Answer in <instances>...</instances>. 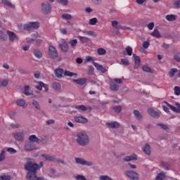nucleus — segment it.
I'll use <instances>...</instances> for the list:
<instances>
[{"label": "nucleus", "mask_w": 180, "mask_h": 180, "mask_svg": "<svg viewBox=\"0 0 180 180\" xmlns=\"http://www.w3.org/2000/svg\"><path fill=\"white\" fill-rule=\"evenodd\" d=\"M9 84V79H0V86H6Z\"/></svg>", "instance_id": "28"}, {"label": "nucleus", "mask_w": 180, "mask_h": 180, "mask_svg": "<svg viewBox=\"0 0 180 180\" xmlns=\"http://www.w3.org/2000/svg\"><path fill=\"white\" fill-rule=\"evenodd\" d=\"M165 19L167 22H175V20H176V15L174 14H169L165 16Z\"/></svg>", "instance_id": "19"}, {"label": "nucleus", "mask_w": 180, "mask_h": 180, "mask_svg": "<svg viewBox=\"0 0 180 180\" xmlns=\"http://www.w3.org/2000/svg\"><path fill=\"white\" fill-rule=\"evenodd\" d=\"M36 88L39 91H41L43 88L44 89L45 92H47V91H49V85L44 84V83L41 82H39L38 84L36 85Z\"/></svg>", "instance_id": "12"}, {"label": "nucleus", "mask_w": 180, "mask_h": 180, "mask_svg": "<svg viewBox=\"0 0 180 180\" xmlns=\"http://www.w3.org/2000/svg\"><path fill=\"white\" fill-rule=\"evenodd\" d=\"M59 47L64 53H67V51H68L70 49L68 47V44H67L65 39H61L60 41H59Z\"/></svg>", "instance_id": "8"}, {"label": "nucleus", "mask_w": 180, "mask_h": 180, "mask_svg": "<svg viewBox=\"0 0 180 180\" xmlns=\"http://www.w3.org/2000/svg\"><path fill=\"white\" fill-rule=\"evenodd\" d=\"M41 11L43 13H50L51 12V5L49 3H42Z\"/></svg>", "instance_id": "10"}, {"label": "nucleus", "mask_w": 180, "mask_h": 180, "mask_svg": "<svg viewBox=\"0 0 180 180\" xmlns=\"http://www.w3.org/2000/svg\"><path fill=\"white\" fill-rule=\"evenodd\" d=\"M75 141L79 146L84 147L89 144V136L85 132H79L76 135Z\"/></svg>", "instance_id": "2"}, {"label": "nucleus", "mask_w": 180, "mask_h": 180, "mask_svg": "<svg viewBox=\"0 0 180 180\" xmlns=\"http://www.w3.org/2000/svg\"><path fill=\"white\" fill-rule=\"evenodd\" d=\"M58 2L63 6H67L68 5V0H58Z\"/></svg>", "instance_id": "49"}, {"label": "nucleus", "mask_w": 180, "mask_h": 180, "mask_svg": "<svg viewBox=\"0 0 180 180\" xmlns=\"http://www.w3.org/2000/svg\"><path fill=\"white\" fill-rule=\"evenodd\" d=\"M134 115L137 120H141L143 119V116L141 115V113H140V112L138 110H134Z\"/></svg>", "instance_id": "29"}, {"label": "nucleus", "mask_w": 180, "mask_h": 180, "mask_svg": "<svg viewBox=\"0 0 180 180\" xmlns=\"http://www.w3.org/2000/svg\"><path fill=\"white\" fill-rule=\"evenodd\" d=\"M49 56L51 58H57L58 57V53L57 49L53 46H50L49 48Z\"/></svg>", "instance_id": "7"}, {"label": "nucleus", "mask_w": 180, "mask_h": 180, "mask_svg": "<svg viewBox=\"0 0 180 180\" xmlns=\"http://www.w3.org/2000/svg\"><path fill=\"white\" fill-rule=\"evenodd\" d=\"M174 6L176 8H180V0L174 1Z\"/></svg>", "instance_id": "59"}, {"label": "nucleus", "mask_w": 180, "mask_h": 180, "mask_svg": "<svg viewBox=\"0 0 180 180\" xmlns=\"http://www.w3.org/2000/svg\"><path fill=\"white\" fill-rule=\"evenodd\" d=\"M75 109H77V110H82V112L88 110V108H86L84 105H75Z\"/></svg>", "instance_id": "31"}, {"label": "nucleus", "mask_w": 180, "mask_h": 180, "mask_svg": "<svg viewBox=\"0 0 180 180\" xmlns=\"http://www.w3.org/2000/svg\"><path fill=\"white\" fill-rule=\"evenodd\" d=\"M74 82H76V84H78L79 85H84L85 82H86V79H75Z\"/></svg>", "instance_id": "35"}, {"label": "nucleus", "mask_w": 180, "mask_h": 180, "mask_svg": "<svg viewBox=\"0 0 180 180\" xmlns=\"http://www.w3.org/2000/svg\"><path fill=\"white\" fill-rule=\"evenodd\" d=\"M53 88L55 91H61V84L58 82H53Z\"/></svg>", "instance_id": "34"}, {"label": "nucleus", "mask_w": 180, "mask_h": 180, "mask_svg": "<svg viewBox=\"0 0 180 180\" xmlns=\"http://www.w3.org/2000/svg\"><path fill=\"white\" fill-rule=\"evenodd\" d=\"M133 160H137V155H132L131 156H126L124 158V161H126L127 162L129 161H133Z\"/></svg>", "instance_id": "22"}, {"label": "nucleus", "mask_w": 180, "mask_h": 180, "mask_svg": "<svg viewBox=\"0 0 180 180\" xmlns=\"http://www.w3.org/2000/svg\"><path fill=\"white\" fill-rule=\"evenodd\" d=\"M32 106H34L37 110H40V103H39V101L34 100L32 101Z\"/></svg>", "instance_id": "38"}, {"label": "nucleus", "mask_w": 180, "mask_h": 180, "mask_svg": "<svg viewBox=\"0 0 180 180\" xmlns=\"http://www.w3.org/2000/svg\"><path fill=\"white\" fill-rule=\"evenodd\" d=\"M5 160V151H1L0 154V161H4Z\"/></svg>", "instance_id": "60"}, {"label": "nucleus", "mask_w": 180, "mask_h": 180, "mask_svg": "<svg viewBox=\"0 0 180 180\" xmlns=\"http://www.w3.org/2000/svg\"><path fill=\"white\" fill-rule=\"evenodd\" d=\"M176 72H178V69H175V68L171 69V70L169 72V77L172 78L174 75H175Z\"/></svg>", "instance_id": "45"}, {"label": "nucleus", "mask_w": 180, "mask_h": 180, "mask_svg": "<svg viewBox=\"0 0 180 180\" xmlns=\"http://www.w3.org/2000/svg\"><path fill=\"white\" fill-rule=\"evenodd\" d=\"M110 85L111 91H116L119 89V85L116 84L115 82H111Z\"/></svg>", "instance_id": "36"}, {"label": "nucleus", "mask_w": 180, "mask_h": 180, "mask_svg": "<svg viewBox=\"0 0 180 180\" xmlns=\"http://www.w3.org/2000/svg\"><path fill=\"white\" fill-rule=\"evenodd\" d=\"M78 39L79 40H80V43H82V44H84V43H88V41H91V39L86 37L79 36Z\"/></svg>", "instance_id": "26"}, {"label": "nucleus", "mask_w": 180, "mask_h": 180, "mask_svg": "<svg viewBox=\"0 0 180 180\" xmlns=\"http://www.w3.org/2000/svg\"><path fill=\"white\" fill-rule=\"evenodd\" d=\"M34 56L37 58H41V57H43V53L39 50H35L34 51Z\"/></svg>", "instance_id": "39"}, {"label": "nucleus", "mask_w": 180, "mask_h": 180, "mask_svg": "<svg viewBox=\"0 0 180 180\" xmlns=\"http://www.w3.org/2000/svg\"><path fill=\"white\" fill-rule=\"evenodd\" d=\"M161 165L165 169L169 168V165L167 162H162Z\"/></svg>", "instance_id": "54"}, {"label": "nucleus", "mask_w": 180, "mask_h": 180, "mask_svg": "<svg viewBox=\"0 0 180 180\" xmlns=\"http://www.w3.org/2000/svg\"><path fill=\"white\" fill-rule=\"evenodd\" d=\"M125 174L127 176H128V178H129V179H131V180H138L139 178V174H137V172L134 171L127 170L125 172Z\"/></svg>", "instance_id": "6"}, {"label": "nucleus", "mask_w": 180, "mask_h": 180, "mask_svg": "<svg viewBox=\"0 0 180 180\" xmlns=\"http://www.w3.org/2000/svg\"><path fill=\"white\" fill-rule=\"evenodd\" d=\"M106 125L110 129H119L120 127V124L118 122H113L110 123H107Z\"/></svg>", "instance_id": "20"}, {"label": "nucleus", "mask_w": 180, "mask_h": 180, "mask_svg": "<svg viewBox=\"0 0 180 180\" xmlns=\"http://www.w3.org/2000/svg\"><path fill=\"white\" fill-rule=\"evenodd\" d=\"M96 23H98V19H96V18H93L89 21V25H91V26H95Z\"/></svg>", "instance_id": "43"}, {"label": "nucleus", "mask_w": 180, "mask_h": 180, "mask_svg": "<svg viewBox=\"0 0 180 180\" xmlns=\"http://www.w3.org/2000/svg\"><path fill=\"white\" fill-rule=\"evenodd\" d=\"M148 113L152 116V117H160V112L153 110V108H148Z\"/></svg>", "instance_id": "16"}, {"label": "nucleus", "mask_w": 180, "mask_h": 180, "mask_svg": "<svg viewBox=\"0 0 180 180\" xmlns=\"http://www.w3.org/2000/svg\"><path fill=\"white\" fill-rule=\"evenodd\" d=\"M64 74V70L63 69H57L55 70V75L57 78H61Z\"/></svg>", "instance_id": "25"}, {"label": "nucleus", "mask_w": 180, "mask_h": 180, "mask_svg": "<svg viewBox=\"0 0 180 180\" xmlns=\"http://www.w3.org/2000/svg\"><path fill=\"white\" fill-rule=\"evenodd\" d=\"M121 62L122 63L123 65H129L130 63L127 60V59L123 58L121 60Z\"/></svg>", "instance_id": "55"}, {"label": "nucleus", "mask_w": 180, "mask_h": 180, "mask_svg": "<svg viewBox=\"0 0 180 180\" xmlns=\"http://www.w3.org/2000/svg\"><path fill=\"white\" fill-rule=\"evenodd\" d=\"M83 33H84V34H86L87 36H91V37H96L98 36L96 32H95L94 31L84 30V31H83Z\"/></svg>", "instance_id": "24"}, {"label": "nucleus", "mask_w": 180, "mask_h": 180, "mask_svg": "<svg viewBox=\"0 0 180 180\" xmlns=\"http://www.w3.org/2000/svg\"><path fill=\"white\" fill-rule=\"evenodd\" d=\"M124 56H131L133 54V48L131 46H127L125 51L123 52Z\"/></svg>", "instance_id": "21"}, {"label": "nucleus", "mask_w": 180, "mask_h": 180, "mask_svg": "<svg viewBox=\"0 0 180 180\" xmlns=\"http://www.w3.org/2000/svg\"><path fill=\"white\" fill-rule=\"evenodd\" d=\"M74 120L75 122H76V123H80L82 124H84L85 123H88L89 122L86 117L82 115L75 116Z\"/></svg>", "instance_id": "9"}, {"label": "nucleus", "mask_w": 180, "mask_h": 180, "mask_svg": "<svg viewBox=\"0 0 180 180\" xmlns=\"http://www.w3.org/2000/svg\"><path fill=\"white\" fill-rule=\"evenodd\" d=\"M100 180H112L109 176L101 175L100 176Z\"/></svg>", "instance_id": "53"}, {"label": "nucleus", "mask_w": 180, "mask_h": 180, "mask_svg": "<svg viewBox=\"0 0 180 180\" xmlns=\"http://www.w3.org/2000/svg\"><path fill=\"white\" fill-rule=\"evenodd\" d=\"M29 140L30 141V143H39V141H40V139H39L36 135L30 136Z\"/></svg>", "instance_id": "27"}, {"label": "nucleus", "mask_w": 180, "mask_h": 180, "mask_svg": "<svg viewBox=\"0 0 180 180\" xmlns=\"http://www.w3.org/2000/svg\"><path fill=\"white\" fill-rule=\"evenodd\" d=\"M174 93H175V95H180V87L179 86H175L174 87Z\"/></svg>", "instance_id": "58"}, {"label": "nucleus", "mask_w": 180, "mask_h": 180, "mask_svg": "<svg viewBox=\"0 0 180 180\" xmlns=\"http://www.w3.org/2000/svg\"><path fill=\"white\" fill-rule=\"evenodd\" d=\"M0 39L1 40H6V39H8L6 34H5V33H4L2 31H0Z\"/></svg>", "instance_id": "51"}, {"label": "nucleus", "mask_w": 180, "mask_h": 180, "mask_svg": "<svg viewBox=\"0 0 180 180\" xmlns=\"http://www.w3.org/2000/svg\"><path fill=\"white\" fill-rule=\"evenodd\" d=\"M154 22H150L147 27L149 29V30H153V29H154Z\"/></svg>", "instance_id": "61"}, {"label": "nucleus", "mask_w": 180, "mask_h": 180, "mask_svg": "<svg viewBox=\"0 0 180 180\" xmlns=\"http://www.w3.org/2000/svg\"><path fill=\"white\" fill-rule=\"evenodd\" d=\"M7 151H8V153H10L11 154H15V153H16V150H15V149H13V148H8L7 149Z\"/></svg>", "instance_id": "63"}, {"label": "nucleus", "mask_w": 180, "mask_h": 180, "mask_svg": "<svg viewBox=\"0 0 180 180\" xmlns=\"http://www.w3.org/2000/svg\"><path fill=\"white\" fill-rule=\"evenodd\" d=\"M93 65L96 68V70H98V71H101V72H103V74L106 72L105 68H103L102 65H100L99 63L95 62H93Z\"/></svg>", "instance_id": "14"}, {"label": "nucleus", "mask_w": 180, "mask_h": 180, "mask_svg": "<svg viewBox=\"0 0 180 180\" xmlns=\"http://www.w3.org/2000/svg\"><path fill=\"white\" fill-rule=\"evenodd\" d=\"M14 137L15 140L22 141V140H23V133H17L15 134Z\"/></svg>", "instance_id": "33"}, {"label": "nucleus", "mask_w": 180, "mask_h": 180, "mask_svg": "<svg viewBox=\"0 0 180 180\" xmlns=\"http://www.w3.org/2000/svg\"><path fill=\"white\" fill-rule=\"evenodd\" d=\"M174 58L176 61H177L178 63H179L180 61V58H179V54H175L174 56Z\"/></svg>", "instance_id": "64"}, {"label": "nucleus", "mask_w": 180, "mask_h": 180, "mask_svg": "<svg viewBox=\"0 0 180 180\" xmlns=\"http://www.w3.org/2000/svg\"><path fill=\"white\" fill-rule=\"evenodd\" d=\"M62 18L63 19H65L66 20H71V19H72V16H71V15L67 14V13L63 14L62 15Z\"/></svg>", "instance_id": "46"}, {"label": "nucleus", "mask_w": 180, "mask_h": 180, "mask_svg": "<svg viewBox=\"0 0 180 180\" xmlns=\"http://www.w3.org/2000/svg\"><path fill=\"white\" fill-rule=\"evenodd\" d=\"M68 43L72 49H77V44H78V40L71 39Z\"/></svg>", "instance_id": "23"}, {"label": "nucleus", "mask_w": 180, "mask_h": 180, "mask_svg": "<svg viewBox=\"0 0 180 180\" xmlns=\"http://www.w3.org/2000/svg\"><path fill=\"white\" fill-rule=\"evenodd\" d=\"M142 69L145 72H150V74H153V70H151L148 65L143 66Z\"/></svg>", "instance_id": "42"}, {"label": "nucleus", "mask_w": 180, "mask_h": 180, "mask_svg": "<svg viewBox=\"0 0 180 180\" xmlns=\"http://www.w3.org/2000/svg\"><path fill=\"white\" fill-rule=\"evenodd\" d=\"M143 151L145 152V154L150 155V154H151V150L150 149V145L146 144L145 146V147L143 148Z\"/></svg>", "instance_id": "37"}, {"label": "nucleus", "mask_w": 180, "mask_h": 180, "mask_svg": "<svg viewBox=\"0 0 180 180\" xmlns=\"http://www.w3.org/2000/svg\"><path fill=\"white\" fill-rule=\"evenodd\" d=\"M17 106L22 108V109H26L27 108V103L23 99H19L16 101Z\"/></svg>", "instance_id": "13"}, {"label": "nucleus", "mask_w": 180, "mask_h": 180, "mask_svg": "<svg viewBox=\"0 0 180 180\" xmlns=\"http://www.w3.org/2000/svg\"><path fill=\"white\" fill-rule=\"evenodd\" d=\"M133 57H134V61H135L134 70H137V68H139V67H140L141 60H140V56H136V54H133Z\"/></svg>", "instance_id": "15"}, {"label": "nucleus", "mask_w": 180, "mask_h": 180, "mask_svg": "<svg viewBox=\"0 0 180 180\" xmlns=\"http://www.w3.org/2000/svg\"><path fill=\"white\" fill-rule=\"evenodd\" d=\"M75 179L77 180H86V178H85V176H82V175H77L75 176Z\"/></svg>", "instance_id": "57"}, {"label": "nucleus", "mask_w": 180, "mask_h": 180, "mask_svg": "<svg viewBox=\"0 0 180 180\" xmlns=\"http://www.w3.org/2000/svg\"><path fill=\"white\" fill-rule=\"evenodd\" d=\"M39 27H40V22H30L22 25L24 30H27L28 32L39 29Z\"/></svg>", "instance_id": "3"}, {"label": "nucleus", "mask_w": 180, "mask_h": 180, "mask_svg": "<svg viewBox=\"0 0 180 180\" xmlns=\"http://www.w3.org/2000/svg\"><path fill=\"white\" fill-rule=\"evenodd\" d=\"M30 89V86H25L23 88V94L26 95V96H30L32 95L31 93L29 92V90Z\"/></svg>", "instance_id": "32"}, {"label": "nucleus", "mask_w": 180, "mask_h": 180, "mask_svg": "<svg viewBox=\"0 0 180 180\" xmlns=\"http://www.w3.org/2000/svg\"><path fill=\"white\" fill-rule=\"evenodd\" d=\"M113 110L115 113H120L122 112V106H115L113 108Z\"/></svg>", "instance_id": "48"}, {"label": "nucleus", "mask_w": 180, "mask_h": 180, "mask_svg": "<svg viewBox=\"0 0 180 180\" xmlns=\"http://www.w3.org/2000/svg\"><path fill=\"white\" fill-rule=\"evenodd\" d=\"M2 4L8 8H13V5L8 0H1Z\"/></svg>", "instance_id": "40"}, {"label": "nucleus", "mask_w": 180, "mask_h": 180, "mask_svg": "<svg viewBox=\"0 0 180 180\" xmlns=\"http://www.w3.org/2000/svg\"><path fill=\"white\" fill-rule=\"evenodd\" d=\"M11 177L9 175H3L0 176V180H11Z\"/></svg>", "instance_id": "50"}, {"label": "nucleus", "mask_w": 180, "mask_h": 180, "mask_svg": "<svg viewBox=\"0 0 180 180\" xmlns=\"http://www.w3.org/2000/svg\"><path fill=\"white\" fill-rule=\"evenodd\" d=\"M7 34L8 35L10 41H15L18 39V36L13 32L7 31Z\"/></svg>", "instance_id": "17"}, {"label": "nucleus", "mask_w": 180, "mask_h": 180, "mask_svg": "<svg viewBox=\"0 0 180 180\" xmlns=\"http://www.w3.org/2000/svg\"><path fill=\"white\" fill-rule=\"evenodd\" d=\"M75 161L77 164H80V165H86V167H92L94 165V162L91 161H86L84 158H75Z\"/></svg>", "instance_id": "4"}, {"label": "nucleus", "mask_w": 180, "mask_h": 180, "mask_svg": "<svg viewBox=\"0 0 180 180\" xmlns=\"http://www.w3.org/2000/svg\"><path fill=\"white\" fill-rule=\"evenodd\" d=\"M165 179V174L163 172L159 173L156 176V180H162Z\"/></svg>", "instance_id": "44"}, {"label": "nucleus", "mask_w": 180, "mask_h": 180, "mask_svg": "<svg viewBox=\"0 0 180 180\" xmlns=\"http://www.w3.org/2000/svg\"><path fill=\"white\" fill-rule=\"evenodd\" d=\"M97 53L98 56H105V54H106V50H105L103 48H99L97 50Z\"/></svg>", "instance_id": "41"}, {"label": "nucleus", "mask_w": 180, "mask_h": 180, "mask_svg": "<svg viewBox=\"0 0 180 180\" xmlns=\"http://www.w3.org/2000/svg\"><path fill=\"white\" fill-rule=\"evenodd\" d=\"M46 124L50 125V124H54L56 123V120H49L46 122Z\"/></svg>", "instance_id": "62"}, {"label": "nucleus", "mask_w": 180, "mask_h": 180, "mask_svg": "<svg viewBox=\"0 0 180 180\" xmlns=\"http://www.w3.org/2000/svg\"><path fill=\"white\" fill-rule=\"evenodd\" d=\"M64 75H65L66 77H74V75H77V74L66 70L64 72Z\"/></svg>", "instance_id": "47"}, {"label": "nucleus", "mask_w": 180, "mask_h": 180, "mask_svg": "<svg viewBox=\"0 0 180 180\" xmlns=\"http://www.w3.org/2000/svg\"><path fill=\"white\" fill-rule=\"evenodd\" d=\"M25 169L27 171L26 174L27 179L30 180H41L42 178L37 177V171L40 169V166L32 159H28L26 165H25Z\"/></svg>", "instance_id": "1"}, {"label": "nucleus", "mask_w": 180, "mask_h": 180, "mask_svg": "<svg viewBox=\"0 0 180 180\" xmlns=\"http://www.w3.org/2000/svg\"><path fill=\"white\" fill-rule=\"evenodd\" d=\"M95 59H94V58H92L91 56H86L85 58V63H89L90 61H94Z\"/></svg>", "instance_id": "56"}, {"label": "nucleus", "mask_w": 180, "mask_h": 180, "mask_svg": "<svg viewBox=\"0 0 180 180\" xmlns=\"http://www.w3.org/2000/svg\"><path fill=\"white\" fill-rule=\"evenodd\" d=\"M24 149L25 151H34L39 150V148H37L36 144L33 143V142H27L25 143Z\"/></svg>", "instance_id": "5"}, {"label": "nucleus", "mask_w": 180, "mask_h": 180, "mask_svg": "<svg viewBox=\"0 0 180 180\" xmlns=\"http://www.w3.org/2000/svg\"><path fill=\"white\" fill-rule=\"evenodd\" d=\"M119 22L117 21H112V27H115L116 29H120V25H118Z\"/></svg>", "instance_id": "52"}, {"label": "nucleus", "mask_w": 180, "mask_h": 180, "mask_svg": "<svg viewBox=\"0 0 180 180\" xmlns=\"http://www.w3.org/2000/svg\"><path fill=\"white\" fill-rule=\"evenodd\" d=\"M153 37H156V39H160L161 37V34L158 30L155 29L154 31L150 34Z\"/></svg>", "instance_id": "30"}, {"label": "nucleus", "mask_w": 180, "mask_h": 180, "mask_svg": "<svg viewBox=\"0 0 180 180\" xmlns=\"http://www.w3.org/2000/svg\"><path fill=\"white\" fill-rule=\"evenodd\" d=\"M166 105L171 109V110H173V112H175L176 113H180V104L179 103H176L175 106L172 105L171 104L168 103V102H165Z\"/></svg>", "instance_id": "11"}, {"label": "nucleus", "mask_w": 180, "mask_h": 180, "mask_svg": "<svg viewBox=\"0 0 180 180\" xmlns=\"http://www.w3.org/2000/svg\"><path fill=\"white\" fill-rule=\"evenodd\" d=\"M41 157H42L45 161H56V158L47 154H42Z\"/></svg>", "instance_id": "18"}]
</instances>
